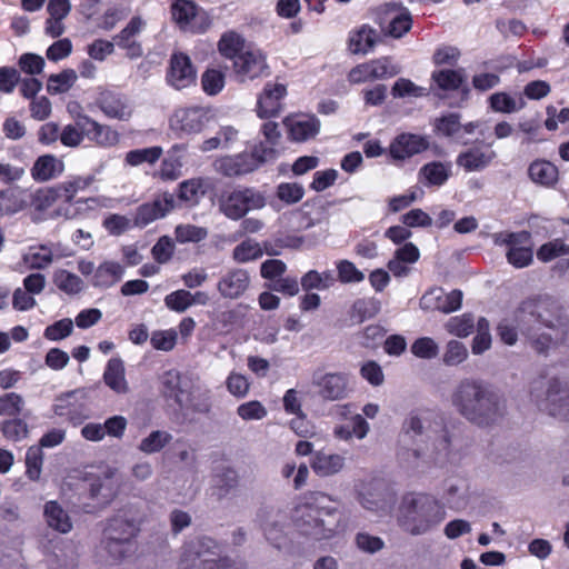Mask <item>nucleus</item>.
Returning <instances> with one entry per match:
<instances>
[{"mask_svg":"<svg viewBox=\"0 0 569 569\" xmlns=\"http://www.w3.org/2000/svg\"><path fill=\"white\" fill-rule=\"evenodd\" d=\"M475 328V320L472 315L463 313L462 316L451 317L446 323V329L449 333L460 338L468 337Z\"/></svg>","mask_w":569,"mask_h":569,"instance_id":"obj_56","label":"nucleus"},{"mask_svg":"<svg viewBox=\"0 0 569 569\" xmlns=\"http://www.w3.org/2000/svg\"><path fill=\"white\" fill-rule=\"evenodd\" d=\"M263 250L259 242L253 239H247L234 247L233 258L238 262H248L262 257Z\"/></svg>","mask_w":569,"mask_h":569,"instance_id":"obj_54","label":"nucleus"},{"mask_svg":"<svg viewBox=\"0 0 569 569\" xmlns=\"http://www.w3.org/2000/svg\"><path fill=\"white\" fill-rule=\"evenodd\" d=\"M451 403L460 416L481 428L497 425L506 413L503 397L479 378L460 380L451 393Z\"/></svg>","mask_w":569,"mask_h":569,"instance_id":"obj_3","label":"nucleus"},{"mask_svg":"<svg viewBox=\"0 0 569 569\" xmlns=\"http://www.w3.org/2000/svg\"><path fill=\"white\" fill-rule=\"evenodd\" d=\"M86 137V124L79 118L77 124H67L60 129V142L68 148L79 147Z\"/></svg>","mask_w":569,"mask_h":569,"instance_id":"obj_51","label":"nucleus"},{"mask_svg":"<svg viewBox=\"0 0 569 569\" xmlns=\"http://www.w3.org/2000/svg\"><path fill=\"white\" fill-rule=\"evenodd\" d=\"M335 282L336 277L331 270H326L323 272L310 270L301 278V287L305 291H310L312 289L326 290L332 287Z\"/></svg>","mask_w":569,"mask_h":569,"instance_id":"obj_46","label":"nucleus"},{"mask_svg":"<svg viewBox=\"0 0 569 569\" xmlns=\"http://www.w3.org/2000/svg\"><path fill=\"white\" fill-rule=\"evenodd\" d=\"M451 174V163L432 161L421 167L419 171L420 180L426 186H442Z\"/></svg>","mask_w":569,"mask_h":569,"instance_id":"obj_39","label":"nucleus"},{"mask_svg":"<svg viewBox=\"0 0 569 569\" xmlns=\"http://www.w3.org/2000/svg\"><path fill=\"white\" fill-rule=\"evenodd\" d=\"M93 181L94 177L91 174L77 176L60 183L57 187V190L59 191L60 197L66 200V202H71L78 192L88 189Z\"/></svg>","mask_w":569,"mask_h":569,"instance_id":"obj_45","label":"nucleus"},{"mask_svg":"<svg viewBox=\"0 0 569 569\" xmlns=\"http://www.w3.org/2000/svg\"><path fill=\"white\" fill-rule=\"evenodd\" d=\"M52 260L53 253L51 249L46 246L32 248L23 256V261L32 269H44Z\"/></svg>","mask_w":569,"mask_h":569,"instance_id":"obj_55","label":"nucleus"},{"mask_svg":"<svg viewBox=\"0 0 569 569\" xmlns=\"http://www.w3.org/2000/svg\"><path fill=\"white\" fill-rule=\"evenodd\" d=\"M218 47L224 57L232 60L246 49L244 39L236 31L224 32L219 40Z\"/></svg>","mask_w":569,"mask_h":569,"instance_id":"obj_48","label":"nucleus"},{"mask_svg":"<svg viewBox=\"0 0 569 569\" xmlns=\"http://www.w3.org/2000/svg\"><path fill=\"white\" fill-rule=\"evenodd\" d=\"M559 311L558 301L548 295L529 297L516 309L521 333L537 352L545 353L567 340L568 323Z\"/></svg>","mask_w":569,"mask_h":569,"instance_id":"obj_2","label":"nucleus"},{"mask_svg":"<svg viewBox=\"0 0 569 569\" xmlns=\"http://www.w3.org/2000/svg\"><path fill=\"white\" fill-rule=\"evenodd\" d=\"M312 385L318 393L326 400H340L347 397L349 391V378L342 372L316 371L312 376Z\"/></svg>","mask_w":569,"mask_h":569,"instance_id":"obj_15","label":"nucleus"},{"mask_svg":"<svg viewBox=\"0 0 569 569\" xmlns=\"http://www.w3.org/2000/svg\"><path fill=\"white\" fill-rule=\"evenodd\" d=\"M373 80L391 78L400 73V67L390 57H382L370 61Z\"/></svg>","mask_w":569,"mask_h":569,"instance_id":"obj_59","label":"nucleus"},{"mask_svg":"<svg viewBox=\"0 0 569 569\" xmlns=\"http://www.w3.org/2000/svg\"><path fill=\"white\" fill-rule=\"evenodd\" d=\"M250 277L243 269H234L224 274L218 283L219 291L228 298H238L249 287Z\"/></svg>","mask_w":569,"mask_h":569,"instance_id":"obj_30","label":"nucleus"},{"mask_svg":"<svg viewBox=\"0 0 569 569\" xmlns=\"http://www.w3.org/2000/svg\"><path fill=\"white\" fill-rule=\"evenodd\" d=\"M162 393L183 406L192 402L193 395L189 391V381L181 377L177 370H168L161 376Z\"/></svg>","mask_w":569,"mask_h":569,"instance_id":"obj_25","label":"nucleus"},{"mask_svg":"<svg viewBox=\"0 0 569 569\" xmlns=\"http://www.w3.org/2000/svg\"><path fill=\"white\" fill-rule=\"evenodd\" d=\"M147 23L139 17H132L128 24L114 37L116 44L126 51L129 59H138L143 54V49L136 38L144 30Z\"/></svg>","mask_w":569,"mask_h":569,"instance_id":"obj_23","label":"nucleus"},{"mask_svg":"<svg viewBox=\"0 0 569 569\" xmlns=\"http://www.w3.org/2000/svg\"><path fill=\"white\" fill-rule=\"evenodd\" d=\"M77 72L72 69H66L60 73L51 74L48 78L47 90L51 94L64 93L76 83Z\"/></svg>","mask_w":569,"mask_h":569,"instance_id":"obj_47","label":"nucleus"},{"mask_svg":"<svg viewBox=\"0 0 569 569\" xmlns=\"http://www.w3.org/2000/svg\"><path fill=\"white\" fill-rule=\"evenodd\" d=\"M210 187V181L202 178L186 180L179 184V199L189 206L197 204Z\"/></svg>","mask_w":569,"mask_h":569,"instance_id":"obj_41","label":"nucleus"},{"mask_svg":"<svg viewBox=\"0 0 569 569\" xmlns=\"http://www.w3.org/2000/svg\"><path fill=\"white\" fill-rule=\"evenodd\" d=\"M52 280L60 291L69 296L78 295L83 289V281L81 278L64 269L56 270Z\"/></svg>","mask_w":569,"mask_h":569,"instance_id":"obj_44","label":"nucleus"},{"mask_svg":"<svg viewBox=\"0 0 569 569\" xmlns=\"http://www.w3.org/2000/svg\"><path fill=\"white\" fill-rule=\"evenodd\" d=\"M460 114L450 112L435 120V131L443 137L451 138L461 130Z\"/></svg>","mask_w":569,"mask_h":569,"instance_id":"obj_52","label":"nucleus"},{"mask_svg":"<svg viewBox=\"0 0 569 569\" xmlns=\"http://www.w3.org/2000/svg\"><path fill=\"white\" fill-rule=\"evenodd\" d=\"M412 355L420 359H433L439 353L438 343L430 337H421L410 347Z\"/></svg>","mask_w":569,"mask_h":569,"instance_id":"obj_60","label":"nucleus"},{"mask_svg":"<svg viewBox=\"0 0 569 569\" xmlns=\"http://www.w3.org/2000/svg\"><path fill=\"white\" fill-rule=\"evenodd\" d=\"M212 117L210 107H179L169 117V129L177 138L198 134L209 126Z\"/></svg>","mask_w":569,"mask_h":569,"instance_id":"obj_9","label":"nucleus"},{"mask_svg":"<svg viewBox=\"0 0 569 569\" xmlns=\"http://www.w3.org/2000/svg\"><path fill=\"white\" fill-rule=\"evenodd\" d=\"M402 430L412 443L411 447H402L398 458L409 468L445 462L455 455L456 436L445 419L433 410L410 412L403 421Z\"/></svg>","mask_w":569,"mask_h":569,"instance_id":"obj_1","label":"nucleus"},{"mask_svg":"<svg viewBox=\"0 0 569 569\" xmlns=\"http://www.w3.org/2000/svg\"><path fill=\"white\" fill-rule=\"evenodd\" d=\"M139 526L140 521L131 510H123L109 520L101 542L109 562L121 561L134 552Z\"/></svg>","mask_w":569,"mask_h":569,"instance_id":"obj_6","label":"nucleus"},{"mask_svg":"<svg viewBox=\"0 0 569 569\" xmlns=\"http://www.w3.org/2000/svg\"><path fill=\"white\" fill-rule=\"evenodd\" d=\"M530 240L525 244L511 246L507 253V260L516 268H525L532 262V250L530 248Z\"/></svg>","mask_w":569,"mask_h":569,"instance_id":"obj_57","label":"nucleus"},{"mask_svg":"<svg viewBox=\"0 0 569 569\" xmlns=\"http://www.w3.org/2000/svg\"><path fill=\"white\" fill-rule=\"evenodd\" d=\"M528 174L535 183L552 186L558 180L557 167L547 160H536L528 169Z\"/></svg>","mask_w":569,"mask_h":569,"instance_id":"obj_42","label":"nucleus"},{"mask_svg":"<svg viewBox=\"0 0 569 569\" xmlns=\"http://www.w3.org/2000/svg\"><path fill=\"white\" fill-rule=\"evenodd\" d=\"M86 124V137L101 148H112L120 142V133L108 124H102L89 116H80Z\"/></svg>","mask_w":569,"mask_h":569,"instance_id":"obj_27","label":"nucleus"},{"mask_svg":"<svg viewBox=\"0 0 569 569\" xmlns=\"http://www.w3.org/2000/svg\"><path fill=\"white\" fill-rule=\"evenodd\" d=\"M490 107L502 113H512L522 108L523 103H518L517 100L505 92L493 93L489 98Z\"/></svg>","mask_w":569,"mask_h":569,"instance_id":"obj_63","label":"nucleus"},{"mask_svg":"<svg viewBox=\"0 0 569 569\" xmlns=\"http://www.w3.org/2000/svg\"><path fill=\"white\" fill-rule=\"evenodd\" d=\"M53 411L74 426L82 423L91 416L88 392L84 389H76L60 396L53 405Z\"/></svg>","mask_w":569,"mask_h":569,"instance_id":"obj_12","label":"nucleus"},{"mask_svg":"<svg viewBox=\"0 0 569 569\" xmlns=\"http://www.w3.org/2000/svg\"><path fill=\"white\" fill-rule=\"evenodd\" d=\"M124 267L113 260L101 262L91 278V284L97 288H109L122 279Z\"/></svg>","mask_w":569,"mask_h":569,"instance_id":"obj_33","label":"nucleus"},{"mask_svg":"<svg viewBox=\"0 0 569 569\" xmlns=\"http://www.w3.org/2000/svg\"><path fill=\"white\" fill-rule=\"evenodd\" d=\"M64 170V163L54 154H43L37 158L30 169L31 177L37 182H47L58 178Z\"/></svg>","mask_w":569,"mask_h":569,"instance_id":"obj_29","label":"nucleus"},{"mask_svg":"<svg viewBox=\"0 0 569 569\" xmlns=\"http://www.w3.org/2000/svg\"><path fill=\"white\" fill-rule=\"evenodd\" d=\"M171 14L184 32L201 33L210 26L207 14L190 0H176L171 6Z\"/></svg>","mask_w":569,"mask_h":569,"instance_id":"obj_13","label":"nucleus"},{"mask_svg":"<svg viewBox=\"0 0 569 569\" xmlns=\"http://www.w3.org/2000/svg\"><path fill=\"white\" fill-rule=\"evenodd\" d=\"M196 69L187 54L176 52L171 56L166 74V81L170 87L176 90L189 88L196 82Z\"/></svg>","mask_w":569,"mask_h":569,"instance_id":"obj_16","label":"nucleus"},{"mask_svg":"<svg viewBox=\"0 0 569 569\" xmlns=\"http://www.w3.org/2000/svg\"><path fill=\"white\" fill-rule=\"evenodd\" d=\"M264 206V196L253 188L237 189L220 199L221 212L232 220H239L249 211L262 209Z\"/></svg>","mask_w":569,"mask_h":569,"instance_id":"obj_11","label":"nucleus"},{"mask_svg":"<svg viewBox=\"0 0 569 569\" xmlns=\"http://www.w3.org/2000/svg\"><path fill=\"white\" fill-rule=\"evenodd\" d=\"M287 94V88L282 83L268 82L257 101V114L261 119L277 117L282 109V99Z\"/></svg>","mask_w":569,"mask_h":569,"instance_id":"obj_22","label":"nucleus"},{"mask_svg":"<svg viewBox=\"0 0 569 569\" xmlns=\"http://www.w3.org/2000/svg\"><path fill=\"white\" fill-rule=\"evenodd\" d=\"M336 501L322 492H312L295 507L292 521L296 529L313 540H329L346 529L342 513L330 502Z\"/></svg>","mask_w":569,"mask_h":569,"instance_id":"obj_4","label":"nucleus"},{"mask_svg":"<svg viewBox=\"0 0 569 569\" xmlns=\"http://www.w3.org/2000/svg\"><path fill=\"white\" fill-rule=\"evenodd\" d=\"M467 73L463 68L458 69H440L431 73V81L441 91H455L465 84Z\"/></svg>","mask_w":569,"mask_h":569,"instance_id":"obj_37","label":"nucleus"},{"mask_svg":"<svg viewBox=\"0 0 569 569\" xmlns=\"http://www.w3.org/2000/svg\"><path fill=\"white\" fill-rule=\"evenodd\" d=\"M462 292L460 290H452L447 293L442 288L436 287L428 290L420 298V308L423 310H439L445 313H450L461 307Z\"/></svg>","mask_w":569,"mask_h":569,"instance_id":"obj_18","label":"nucleus"},{"mask_svg":"<svg viewBox=\"0 0 569 569\" xmlns=\"http://www.w3.org/2000/svg\"><path fill=\"white\" fill-rule=\"evenodd\" d=\"M380 309V303L376 299H358L353 302L350 310V318L357 323L375 317Z\"/></svg>","mask_w":569,"mask_h":569,"instance_id":"obj_50","label":"nucleus"},{"mask_svg":"<svg viewBox=\"0 0 569 569\" xmlns=\"http://www.w3.org/2000/svg\"><path fill=\"white\" fill-rule=\"evenodd\" d=\"M178 332L176 329L154 330L150 336V343L159 351H171L177 345Z\"/></svg>","mask_w":569,"mask_h":569,"instance_id":"obj_58","label":"nucleus"},{"mask_svg":"<svg viewBox=\"0 0 569 569\" xmlns=\"http://www.w3.org/2000/svg\"><path fill=\"white\" fill-rule=\"evenodd\" d=\"M233 73L238 82L246 83L269 77L271 71L267 53L260 48L248 46L233 60Z\"/></svg>","mask_w":569,"mask_h":569,"instance_id":"obj_10","label":"nucleus"},{"mask_svg":"<svg viewBox=\"0 0 569 569\" xmlns=\"http://www.w3.org/2000/svg\"><path fill=\"white\" fill-rule=\"evenodd\" d=\"M96 103L109 119L128 121L133 112L126 96L110 90H102L97 97Z\"/></svg>","mask_w":569,"mask_h":569,"instance_id":"obj_19","label":"nucleus"},{"mask_svg":"<svg viewBox=\"0 0 569 569\" xmlns=\"http://www.w3.org/2000/svg\"><path fill=\"white\" fill-rule=\"evenodd\" d=\"M430 147L429 138L415 133H400L389 146L390 156L396 160L409 159Z\"/></svg>","mask_w":569,"mask_h":569,"instance_id":"obj_20","label":"nucleus"},{"mask_svg":"<svg viewBox=\"0 0 569 569\" xmlns=\"http://www.w3.org/2000/svg\"><path fill=\"white\" fill-rule=\"evenodd\" d=\"M379 24L386 36L398 39L411 29L412 19L408 9L398 3H388Z\"/></svg>","mask_w":569,"mask_h":569,"instance_id":"obj_17","label":"nucleus"},{"mask_svg":"<svg viewBox=\"0 0 569 569\" xmlns=\"http://www.w3.org/2000/svg\"><path fill=\"white\" fill-rule=\"evenodd\" d=\"M530 395L539 410L569 420V389L562 388L557 379L546 381L540 378L533 381Z\"/></svg>","mask_w":569,"mask_h":569,"instance_id":"obj_7","label":"nucleus"},{"mask_svg":"<svg viewBox=\"0 0 569 569\" xmlns=\"http://www.w3.org/2000/svg\"><path fill=\"white\" fill-rule=\"evenodd\" d=\"M345 467V457L338 453L318 451L315 453L311 468L320 477H329L340 472Z\"/></svg>","mask_w":569,"mask_h":569,"instance_id":"obj_36","label":"nucleus"},{"mask_svg":"<svg viewBox=\"0 0 569 569\" xmlns=\"http://www.w3.org/2000/svg\"><path fill=\"white\" fill-rule=\"evenodd\" d=\"M260 526L268 541L277 549L284 547L287 542L283 527L274 519L272 512L262 510L259 515Z\"/></svg>","mask_w":569,"mask_h":569,"instance_id":"obj_40","label":"nucleus"},{"mask_svg":"<svg viewBox=\"0 0 569 569\" xmlns=\"http://www.w3.org/2000/svg\"><path fill=\"white\" fill-rule=\"evenodd\" d=\"M174 207V198L171 193H163L151 202L139 206L136 210L133 223L143 228L151 222L163 218Z\"/></svg>","mask_w":569,"mask_h":569,"instance_id":"obj_24","label":"nucleus"},{"mask_svg":"<svg viewBox=\"0 0 569 569\" xmlns=\"http://www.w3.org/2000/svg\"><path fill=\"white\" fill-rule=\"evenodd\" d=\"M29 203V194L19 188L0 190V216L14 214Z\"/></svg>","mask_w":569,"mask_h":569,"instance_id":"obj_38","label":"nucleus"},{"mask_svg":"<svg viewBox=\"0 0 569 569\" xmlns=\"http://www.w3.org/2000/svg\"><path fill=\"white\" fill-rule=\"evenodd\" d=\"M358 501L365 509L382 515L391 509L395 497L382 481L371 480L359 490Z\"/></svg>","mask_w":569,"mask_h":569,"instance_id":"obj_14","label":"nucleus"},{"mask_svg":"<svg viewBox=\"0 0 569 569\" xmlns=\"http://www.w3.org/2000/svg\"><path fill=\"white\" fill-rule=\"evenodd\" d=\"M43 517L47 525L60 533H68L72 530L70 516L56 500L46 502L43 507Z\"/></svg>","mask_w":569,"mask_h":569,"instance_id":"obj_34","label":"nucleus"},{"mask_svg":"<svg viewBox=\"0 0 569 569\" xmlns=\"http://www.w3.org/2000/svg\"><path fill=\"white\" fill-rule=\"evenodd\" d=\"M446 509L436 497L427 493H410L399 507L398 525L408 535L423 536L439 527L446 519Z\"/></svg>","mask_w":569,"mask_h":569,"instance_id":"obj_5","label":"nucleus"},{"mask_svg":"<svg viewBox=\"0 0 569 569\" xmlns=\"http://www.w3.org/2000/svg\"><path fill=\"white\" fill-rule=\"evenodd\" d=\"M239 485L237 470L223 461L216 466V497L224 498L234 495Z\"/></svg>","mask_w":569,"mask_h":569,"instance_id":"obj_32","label":"nucleus"},{"mask_svg":"<svg viewBox=\"0 0 569 569\" xmlns=\"http://www.w3.org/2000/svg\"><path fill=\"white\" fill-rule=\"evenodd\" d=\"M162 153L163 149L160 146L133 149L124 154L123 164L127 167H139L143 163L154 164Z\"/></svg>","mask_w":569,"mask_h":569,"instance_id":"obj_43","label":"nucleus"},{"mask_svg":"<svg viewBox=\"0 0 569 569\" xmlns=\"http://www.w3.org/2000/svg\"><path fill=\"white\" fill-rule=\"evenodd\" d=\"M497 158V152L491 149V143L472 146L457 156L456 163L467 172H478L488 168Z\"/></svg>","mask_w":569,"mask_h":569,"instance_id":"obj_21","label":"nucleus"},{"mask_svg":"<svg viewBox=\"0 0 569 569\" xmlns=\"http://www.w3.org/2000/svg\"><path fill=\"white\" fill-rule=\"evenodd\" d=\"M562 254H569V246L565 244L560 239L542 244L537 251V258L542 262H549Z\"/></svg>","mask_w":569,"mask_h":569,"instance_id":"obj_61","label":"nucleus"},{"mask_svg":"<svg viewBox=\"0 0 569 569\" xmlns=\"http://www.w3.org/2000/svg\"><path fill=\"white\" fill-rule=\"evenodd\" d=\"M284 124L289 129L290 138L297 142H303L315 138L320 130L319 119L310 114L287 118Z\"/></svg>","mask_w":569,"mask_h":569,"instance_id":"obj_28","label":"nucleus"},{"mask_svg":"<svg viewBox=\"0 0 569 569\" xmlns=\"http://www.w3.org/2000/svg\"><path fill=\"white\" fill-rule=\"evenodd\" d=\"M103 382L116 393H127L129 385L126 379V369L122 359L114 357L108 360L103 371Z\"/></svg>","mask_w":569,"mask_h":569,"instance_id":"obj_31","label":"nucleus"},{"mask_svg":"<svg viewBox=\"0 0 569 569\" xmlns=\"http://www.w3.org/2000/svg\"><path fill=\"white\" fill-rule=\"evenodd\" d=\"M379 40V33L368 24L361 26L350 33L349 50L355 54H366L373 49Z\"/></svg>","mask_w":569,"mask_h":569,"instance_id":"obj_35","label":"nucleus"},{"mask_svg":"<svg viewBox=\"0 0 569 569\" xmlns=\"http://www.w3.org/2000/svg\"><path fill=\"white\" fill-rule=\"evenodd\" d=\"M184 146L174 144L162 159L159 169L153 173L154 178L162 181H176L182 177L184 166Z\"/></svg>","mask_w":569,"mask_h":569,"instance_id":"obj_26","label":"nucleus"},{"mask_svg":"<svg viewBox=\"0 0 569 569\" xmlns=\"http://www.w3.org/2000/svg\"><path fill=\"white\" fill-rule=\"evenodd\" d=\"M172 440L171 433L163 430H154L139 443V450L147 455L161 451Z\"/></svg>","mask_w":569,"mask_h":569,"instance_id":"obj_49","label":"nucleus"},{"mask_svg":"<svg viewBox=\"0 0 569 569\" xmlns=\"http://www.w3.org/2000/svg\"><path fill=\"white\" fill-rule=\"evenodd\" d=\"M278 151L260 142L251 152H241L219 159V170L227 177H237L250 173L262 163L276 160Z\"/></svg>","mask_w":569,"mask_h":569,"instance_id":"obj_8","label":"nucleus"},{"mask_svg":"<svg viewBox=\"0 0 569 569\" xmlns=\"http://www.w3.org/2000/svg\"><path fill=\"white\" fill-rule=\"evenodd\" d=\"M355 545L360 551L369 555L379 552L385 548V541L380 537L365 531H360L356 535Z\"/></svg>","mask_w":569,"mask_h":569,"instance_id":"obj_62","label":"nucleus"},{"mask_svg":"<svg viewBox=\"0 0 569 569\" xmlns=\"http://www.w3.org/2000/svg\"><path fill=\"white\" fill-rule=\"evenodd\" d=\"M468 357L466 346L458 340H450L446 346L442 361L447 366H458Z\"/></svg>","mask_w":569,"mask_h":569,"instance_id":"obj_64","label":"nucleus"},{"mask_svg":"<svg viewBox=\"0 0 569 569\" xmlns=\"http://www.w3.org/2000/svg\"><path fill=\"white\" fill-rule=\"evenodd\" d=\"M393 98H420L428 96V90L411 80L399 78L391 88Z\"/></svg>","mask_w":569,"mask_h":569,"instance_id":"obj_53","label":"nucleus"}]
</instances>
